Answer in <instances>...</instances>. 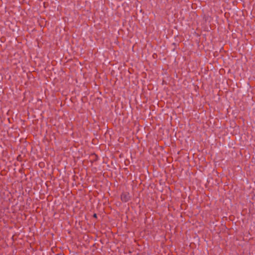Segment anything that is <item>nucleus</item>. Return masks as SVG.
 <instances>
[{"instance_id":"obj_1","label":"nucleus","mask_w":255,"mask_h":255,"mask_svg":"<svg viewBox=\"0 0 255 255\" xmlns=\"http://www.w3.org/2000/svg\"><path fill=\"white\" fill-rule=\"evenodd\" d=\"M130 199V196L128 193H123L121 195V200L123 202H127Z\"/></svg>"},{"instance_id":"obj_2","label":"nucleus","mask_w":255,"mask_h":255,"mask_svg":"<svg viewBox=\"0 0 255 255\" xmlns=\"http://www.w3.org/2000/svg\"><path fill=\"white\" fill-rule=\"evenodd\" d=\"M91 156L95 157L96 158L95 159H94V160L95 161L97 159V156L96 154H94L92 155Z\"/></svg>"},{"instance_id":"obj_3","label":"nucleus","mask_w":255,"mask_h":255,"mask_svg":"<svg viewBox=\"0 0 255 255\" xmlns=\"http://www.w3.org/2000/svg\"><path fill=\"white\" fill-rule=\"evenodd\" d=\"M94 217H95V218H96V217H97V215H96V214H95L94 215Z\"/></svg>"},{"instance_id":"obj_4","label":"nucleus","mask_w":255,"mask_h":255,"mask_svg":"<svg viewBox=\"0 0 255 255\" xmlns=\"http://www.w3.org/2000/svg\"><path fill=\"white\" fill-rule=\"evenodd\" d=\"M160 148H161V149H163V147L162 146H160Z\"/></svg>"}]
</instances>
